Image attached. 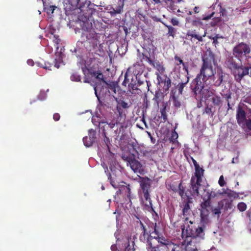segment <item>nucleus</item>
I'll return each mask as SVG.
<instances>
[{
    "label": "nucleus",
    "instance_id": "1",
    "mask_svg": "<svg viewBox=\"0 0 251 251\" xmlns=\"http://www.w3.org/2000/svg\"><path fill=\"white\" fill-rule=\"evenodd\" d=\"M190 206L188 203H186L183 208V213L184 216H187L190 213ZM185 225H187L186 230L189 233L190 236H192L194 238L197 237H200L203 238L204 233L203 229L201 227L196 228L193 226L194 221L190 220L188 217L185 218L184 221Z\"/></svg>",
    "mask_w": 251,
    "mask_h": 251
},
{
    "label": "nucleus",
    "instance_id": "2",
    "mask_svg": "<svg viewBox=\"0 0 251 251\" xmlns=\"http://www.w3.org/2000/svg\"><path fill=\"white\" fill-rule=\"evenodd\" d=\"M203 65L201 70L200 74L199 75L196 79L200 80L202 76V80L206 81L209 77L214 75L213 70L212 69V64H214V57L212 54H210L209 57H204L203 58Z\"/></svg>",
    "mask_w": 251,
    "mask_h": 251
},
{
    "label": "nucleus",
    "instance_id": "3",
    "mask_svg": "<svg viewBox=\"0 0 251 251\" xmlns=\"http://www.w3.org/2000/svg\"><path fill=\"white\" fill-rule=\"evenodd\" d=\"M195 167V176H193L191 179V193L193 196H198L199 194V188L201 181V177L203 175L204 170L200 168L196 160L193 159Z\"/></svg>",
    "mask_w": 251,
    "mask_h": 251
},
{
    "label": "nucleus",
    "instance_id": "4",
    "mask_svg": "<svg viewBox=\"0 0 251 251\" xmlns=\"http://www.w3.org/2000/svg\"><path fill=\"white\" fill-rule=\"evenodd\" d=\"M146 60L149 62L151 65H152L158 71V73H156L157 75V79L159 84L162 83H164V89L166 90L168 89L171 86V80L169 78L165 77L163 79L159 75V74H163L165 71V68L163 65L160 63L159 62L153 61L149 57L146 56Z\"/></svg>",
    "mask_w": 251,
    "mask_h": 251
},
{
    "label": "nucleus",
    "instance_id": "5",
    "mask_svg": "<svg viewBox=\"0 0 251 251\" xmlns=\"http://www.w3.org/2000/svg\"><path fill=\"white\" fill-rule=\"evenodd\" d=\"M87 38L95 52L99 56L102 55L103 46L100 41V35L92 32L89 33V35L87 36Z\"/></svg>",
    "mask_w": 251,
    "mask_h": 251
},
{
    "label": "nucleus",
    "instance_id": "6",
    "mask_svg": "<svg viewBox=\"0 0 251 251\" xmlns=\"http://www.w3.org/2000/svg\"><path fill=\"white\" fill-rule=\"evenodd\" d=\"M106 100L105 105L108 107H111L115 103H116V110L120 117H122L123 115V109L129 107L127 103L121 99L118 100L113 96L109 95Z\"/></svg>",
    "mask_w": 251,
    "mask_h": 251
},
{
    "label": "nucleus",
    "instance_id": "7",
    "mask_svg": "<svg viewBox=\"0 0 251 251\" xmlns=\"http://www.w3.org/2000/svg\"><path fill=\"white\" fill-rule=\"evenodd\" d=\"M229 68L234 76L235 79L240 82L244 76L249 75L251 67L238 66L235 63H231Z\"/></svg>",
    "mask_w": 251,
    "mask_h": 251
},
{
    "label": "nucleus",
    "instance_id": "8",
    "mask_svg": "<svg viewBox=\"0 0 251 251\" xmlns=\"http://www.w3.org/2000/svg\"><path fill=\"white\" fill-rule=\"evenodd\" d=\"M139 223L143 231L140 237V240L146 243V249L148 251H154L156 246H155V241L153 237V235L150 234V236H148L147 239H146V237L147 235L146 234V229L145 227L141 221H139Z\"/></svg>",
    "mask_w": 251,
    "mask_h": 251
},
{
    "label": "nucleus",
    "instance_id": "9",
    "mask_svg": "<svg viewBox=\"0 0 251 251\" xmlns=\"http://www.w3.org/2000/svg\"><path fill=\"white\" fill-rule=\"evenodd\" d=\"M149 233L151 235H153V237L155 241L157 240V241L160 243V245L166 246L167 247L169 248L173 246V244L170 241L166 240L163 237L159 236V230L157 227V226L155 223H151V227H150Z\"/></svg>",
    "mask_w": 251,
    "mask_h": 251
},
{
    "label": "nucleus",
    "instance_id": "10",
    "mask_svg": "<svg viewBox=\"0 0 251 251\" xmlns=\"http://www.w3.org/2000/svg\"><path fill=\"white\" fill-rule=\"evenodd\" d=\"M251 51L250 47L244 43H241L237 45L233 50L234 54L238 57L249 54Z\"/></svg>",
    "mask_w": 251,
    "mask_h": 251
},
{
    "label": "nucleus",
    "instance_id": "11",
    "mask_svg": "<svg viewBox=\"0 0 251 251\" xmlns=\"http://www.w3.org/2000/svg\"><path fill=\"white\" fill-rule=\"evenodd\" d=\"M89 136H86L83 138L84 145L86 147H91L94 143L96 138V132L93 129L88 131Z\"/></svg>",
    "mask_w": 251,
    "mask_h": 251
},
{
    "label": "nucleus",
    "instance_id": "12",
    "mask_svg": "<svg viewBox=\"0 0 251 251\" xmlns=\"http://www.w3.org/2000/svg\"><path fill=\"white\" fill-rule=\"evenodd\" d=\"M144 69V66L142 63H136L133 66L129 67L127 70L128 73H130L131 74H133L137 78V76L142 74Z\"/></svg>",
    "mask_w": 251,
    "mask_h": 251
},
{
    "label": "nucleus",
    "instance_id": "13",
    "mask_svg": "<svg viewBox=\"0 0 251 251\" xmlns=\"http://www.w3.org/2000/svg\"><path fill=\"white\" fill-rule=\"evenodd\" d=\"M129 165L131 169L134 171V173H139L142 174L144 171L141 164L137 160L135 159H131L128 161L127 165Z\"/></svg>",
    "mask_w": 251,
    "mask_h": 251
},
{
    "label": "nucleus",
    "instance_id": "14",
    "mask_svg": "<svg viewBox=\"0 0 251 251\" xmlns=\"http://www.w3.org/2000/svg\"><path fill=\"white\" fill-rule=\"evenodd\" d=\"M223 72L221 69L217 68L216 72L213 76L214 84L215 86H219L223 81Z\"/></svg>",
    "mask_w": 251,
    "mask_h": 251
},
{
    "label": "nucleus",
    "instance_id": "15",
    "mask_svg": "<svg viewBox=\"0 0 251 251\" xmlns=\"http://www.w3.org/2000/svg\"><path fill=\"white\" fill-rule=\"evenodd\" d=\"M236 119L239 125L244 124L246 120V113L240 105L237 109Z\"/></svg>",
    "mask_w": 251,
    "mask_h": 251
},
{
    "label": "nucleus",
    "instance_id": "16",
    "mask_svg": "<svg viewBox=\"0 0 251 251\" xmlns=\"http://www.w3.org/2000/svg\"><path fill=\"white\" fill-rule=\"evenodd\" d=\"M210 205V202L208 201H204L201 203V218L204 220L206 218V217L208 215L209 211L207 209Z\"/></svg>",
    "mask_w": 251,
    "mask_h": 251
},
{
    "label": "nucleus",
    "instance_id": "17",
    "mask_svg": "<svg viewBox=\"0 0 251 251\" xmlns=\"http://www.w3.org/2000/svg\"><path fill=\"white\" fill-rule=\"evenodd\" d=\"M132 81L133 76L131 75L130 73H128V70H127L125 75V79L122 83V85L125 86H126L127 85L129 87H131L134 89V85L131 83Z\"/></svg>",
    "mask_w": 251,
    "mask_h": 251
},
{
    "label": "nucleus",
    "instance_id": "18",
    "mask_svg": "<svg viewBox=\"0 0 251 251\" xmlns=\"http://www.w3.org/2000/svg\"><path fill=\"white\" fill-rule=\"evenodd\" d=\"M63 53L60 51L56 52L55 53V67L58 68L61 65L64 64L63 62Z\"/></svg>",
    "mask_w": 251,
    "mask_h": 251
},
{
    "label": "nucleus",
    "instance_id": "19",
    "mask_svg": "<svg viewBox=\"0 0 251 251\" xmlns=\"http://www.w3.org/2000/svg\"><path fill=\"white\" fill-rule=\"evenodd\" d=\"M232 201L223 200L219 202V205L225 210L231 209L233 208Z\"/></svg>",
    "mask_w": 251,
    "mask_h": 251
},
{
    "label": "nucleus",
    "instance_id": "20",
    "mask_svg": "<svg viewBox=\"0 0 251 251\" xmlns=\"http://www.w3.org/2000/svg\"><path fill=\"white\" fill-rule=\"evenodd\" d=\"M138 177L140 178L139 182L140 187L143 189V191L148 190L150 187V180L148 178L141 177L139 176Z\"/></svg>",
    "mask_w": 251,
    "mask_h": 251
},
{
    "label": "nucleus",
    "instance_id": "21",
    "mask_svg": "<svg viewBox=\"0 0 251 251\" xmlns=\"http://www.w3.org/2000/svg\"><path fill=\"white\" fill-rule=\"evenodd\" d=\"M224 193L226 194L228 197L230 198H233L234 199H240L239 194H243L242 193H237L229 189H227L226 191L224 190L223 192L220 194H223Z\"/></svg>",
    "mask_w": 251,
    "mask_h": 251
},
{
    "label": "nucleus",
    "instance_id": "22",
    "mask_svg": "<svg viewBox=\"0 0 251 251\" xmlns=\"http://www.w3.org/2000/svg\"><path fill=\"white\" fill-rule=\"evenodd\" d=\"M94 89L95 90V94L97 98H98L99 101H100V97L101 95H103V93L104 92V89H105L107 90L106 87H102V88L100 89V87L98 86H94Z\"/></svg>",
    "mask_w": 251,
    "mask_h": 251
},
{
    "label": "nucleus",
    "instance_id": "23",
    "mask_svg": "<svg viewBox=\"0 0 251 251\" xmlns=\"http://www.w3.org/2000/svg\"><path fill=\"white\" fill-rule=\"evenodd\" d=\"M143 203L144 209L145 210L149 212H152L154 211L152 206V203L151 202V200L147 201L144 200L143 202Z\"/></svg>",
    "mask_w": 251,
    "mask_h": 251
},
{
    "label": "nucleus",
    "instance_id": "24",
    "mask_svg": "<svg viewBox=\"0 0 251 251\" xmlns=\"http://www.w3.org/2000/svg\"><path fill=\"white\" fill-rule=\"evenodd\" d=\"M186 35L188 37H194V38L197 39L199 41L201 42V41H202V37H205L206 35V32H205L204 35H203V36H200V35H198L195 34L193 31H189L187 32Z\"/></svg>",
    "mask_w": 251,
    "mask_h": 251
},
{
    "label": "nucleus",
    "instance_id": "25",
    "mask_svg": "<svg viewBox=\"0 0 251 251\" xmlns=\"http://www.w3.org/2000/svg\"><path fill=\"white\" fill-rule=\"evenodd\" d=\"M50 38L51 39L52 41L56 44V49H58V47L57 45L59 43L60 41L59 38H58V36L57 35L51 34L50 36Z\"/></svg>",
    "mask_w": 251,
    "mask_h": 251
},
{
    "label": "nucleus",
    "instance_id": "26",
    "mask_svg": "<svg viewBox=\"0 0 251 251\" xmlns=\"http://www.w3.org/2000/svg\"><path fill=\"white\" fill-rule=\"evenodd\" d=\"M170 1V8L174 12H176V10H177V7L176 6V1L173 0H168Z\"/></svg>",
    "mask_w": 251,
    "mask_h": 251
},
{
    "label": "nucleus",
    "instance_id": "27",
    "mask_svg": "<svg viewBox=\"0 0 251 251\" xmlns=\"http://www.w3.org/2000/svg\"><path fill=\"white\" fill-rule=\"evenodd\" d=\"M237 208L240 211H244L247 208V205L244 202H241L238 204Z\"/></svg>",
    "mask_w": 251,
    "mask_h": 251
},
{
    "label": "nucleus",
    "instance_id": "28",
    "mask_svg": "<svg viewBox=\"0 0 251 251\" xmlns=\"http://www.w3.org/2000/svg\"><path fill=\"white\" fill-rule=\"evenodd\" d=\"M168 249L166 246L159 245L156 246L154 251H167Z\"/></svg>",
    "mask_w": 251,
    "mask_h": 251
},
{
    "label": "nucleus",
    "instance_id": "29",
    "mask_svg": "<svg viewBox=\"0 0 251 251\" xmlns=\"http://www.w3.org/2000/svg\"><path fill=\"white\" fill-rule=\"evenodd\" d=\"M164 25L166 26L167 27L168 29V34H169V35L170 36H174L175 34V28L170 26V25H167L165 24H164Z\"/></svg>",
    "mask_w": 251,
    "mask_h": 251
},
{
    "label": "nucleus",
    "instance_id": "30",
    "mask_svg": "<svg viewBox=\"0 0 251 251\" xmlns=\"http://www.w3.org/2000/svg\"><path fill=\"white\" fill-rule=\"evenodd\" d=\"M44 6V9L46 11L47 13H48V14L49 15H51V14H53L55 7H54L53 6H50L49 7L46 8L45 7V5Z\"/></svg>",
    "mask_w": 251,
    "mask_h": 251
},
{
    "label": "nucleus",
    "instance_id": "31",
    "mask_svg": "<svg viewBox=\"0 0 251 251\" xmlns=\"http://www.w3.org/2000/svg\"><path fill=\"white\" fill-rule=\"evenodd\" d=\"M71 79L73 81H79L80 80V76L76 73H74L71 76Z\"/></svg>",
    "mask_w": 251,
    "mask_h": 251
},
{
    "label": "nucleus",
    "instance_id": "32",
    "mask_svg": "<svg viewBox=\"0 0 251 251\" xmlns=\"http://www.w3.org/2000/svg\"><path fill=\"white\" fill-rule=\"evenodd\" d=\"M223 208L221 207V206H220L219 203L218 206L212 209V212L215 215H219L221 213V210Z\"/></svg>",
    "mask_w": 251,
    "mask_h": 251
},
{
    "label": "nucleus",
    "instance_id": "33",
    "mask_svg": "<svg viewBox=\"0 0 251 251\" xmlns=\"http://www.w3.org/2000/svg\"><path fill=\"white\" fill-rule=\"evenodd\" d=\"M173 104L176 107H179L181 105L180 101L178 100L177 98L175 96H173Z\"/></svg>",
    "mask_w": 251,
    "mask_h": 251
},
{
    "label": "nucleus",
    "instance_id": "34",
    "mask_svg": "<svg viewBox=\"0 0 251 251\" xmlns=\"http://www.w3.org/2000/svg\"><path fill=\"white\" fill-rule=\"evenodd\" d=\"M47 97L46 93L45 91H41L38 97V99L41 100H44Z\"/></svg>",
    "mask_w": 251,
    "mask_h": 251
},
{
    "label": "nucleus",
    "instance_id": "35",
    "mask_svg": "<svg viewBox=\"0 0 251 251\" xmlns=\"http://www.w3.org/2000/svg\"><path fill=\"white\" fill-rule=\"evenodd\" d=\"M218 183L221 187H223L226 185V181L224 180V177L223 176H220L218 181Z\"/></svg>",
    "mask_w": 251,
    "mask_h": 251
},
{
    "label": "nucleus",
    "instance_id": "36",
    "mask_svg": "<svg viewBox=\"0 0 251 251\" xmlns=\"http://www.w3.org/2000/svg\"><path fill=\"white\" fill-rule=\"evenodd\" d=\"M175 59L176 61H177L179 62V64H182V65L183 66L184 69L187 72L188 71L187 69L186 66L185 65L184 63H183L182 60L180 59V58H179V57H178L177 56H175Z\"/></svg>",
    "mask_w": 251,
    "mask_h": 251
},
{
    "label": "nucleus",
    "instance_id": "37",
    "mask_svg": "<svg viewBox=\"0 0 251 251\" xmlns=\"http://www.w3.org/2000/svg\"><path fill=\"white\" fill-rule=\"evenodd\" d=\"M213 102L216 105H218L220 102V98L217 96H214L212 98Z\"/></svg>",
    "mask_w": 251,
    "mask_h": 251
},
{
    "label": "nucleus",
    "instance_id": "38",
    "mask_svg": "<svg viewBox=\"0 0 251 251\" xmlns=\"http://www.w3.org/2000/svg\"><path fill=\"white\" fill-rule=\"evenodd\" d=\"M118 121L117 120L113 121L109 123H107L106 125L108 126H109L111 128H112L116 124H117Z\"/></svg>",
    "mask_w": 251,
    "mask_h": 251
},
{
    "label": "nucleus",
    "instance_id": "39",
    "mask_svg": "<svg viewBox=\"0 0 251 251\" xmlns=\"http://www.w3.org/2000/svg\"><path fill=\"white\" fill-rule=\"evenodd\" d=\"M178 138V134L176 131H174L172 133L171 140L175 141Z\"/></svg>",
    "mask_w": 251,
    "mask_h": 251
},
{
    "label": "nucleus",
    "instance_id": "40",
    "mask_svg": "<svg viewBox=\"0 0 251 251\" xmlns=\"http://www.w3.org/2000/svg\"><path fill=\"white\" fill-rule=\"evenodd\" d=\"M171 23L173 25H179V21L176 18H174L171 19Z\"/></svg>",
    "mask_w": 251,
    "mask_h": 251
},
{
    "label": "nucleus",
    "instance_id": "41",
    "mask_svg": "<svg viewBox=\"0 0 251 251\" xmlns=\"http://www.w3.org/2000/svg\"><path fill=\"white\" fill-rule=\"evenodd\" d=\"M143 192H144V198H145V201L151 200L150 197V195L148 192V190H146L145 191H143Z\"/></svg>",
    "mask_w": 251,
    "mask_h": 251
},
{
    "label": "nucleus",
    "instance_id": "42",
    "mask_svg": "<svg viewBox=\"0 0 251 251\" xmlns=\"http://www.w3.org/2000/svg\"><path fill=\"white\" fill-rule=\"evenodd\" d=\"M120 191H125L126 192H127V193H129V191H130V189L129 188L128 186H123L121 187V189L120 190Z\"/></svg>",
    "mask_w": 251,
    "mask_h": 251
},
{
    "label": "nucleus",
    "instance_id": "43",
    "mask_svg": "<svg viewBox=\"0 0 251 251\" xmlns=\"http://www.w3.org/2000/svg\"><path fill=\"white\" fill-rule=\"evenodd\" d=\"M160 112L161 114V117L164 120H166L167 119V115L166 114L165 109H161L160 110Z\"/></svg>",
    "mask_w": 251,
    "mask_h": 251
},
{
    "label": "nucleus",
    "instance_id": "44",
    "mask_svg": "<svg viewBox=\"0 0 251 251\" xmlns=\"http://www.w3.org/2000/svg\"><path fill=\"white\" fill-rule=\"evenodd\" d=\"M246 126L248 129L251 131V120H248L246 121Z\"/></svg>",
    "mask_w": 251,
    "mask_h": 251
},
{
    "label": "nucleus",
    "instance_id": "45",
    "mask_svg": "<svg viewBox=\"0 0 251 251\" xmlns=\"http://www.w3.org/2000/svg\"><path fill=\"white\" fill-rule=\"evenodd\" d=\"M214 14V12H212L210 15H208V16H204L203 18H202V20L203 21H207L210 19H211V18L213 16V15Z\"/></svg>",
    "mask_w": 251,
    "mask_h": 251
},
{
    "label": "nucleus",
    "instance_id": "46",
    "mask_svg": "<svg viewBox=\"0 0 251 251\" xmlns=\"http://www.w3.org/2000/svg\"><path fill=\"white\" fill-rule=\"evenodd\" d=\"M201 24V22L200 20H194L192 21V25H198Z\"/></svg>",
    "mask_w": 251,
    "mask_h": 251
},
{
    "label": "nucleus",
    "instance_id": "47",
    "mask_svg": "<svg viewBox=\"0 0 251 251\" xmlns=\"http://www.w3.org/2000/svg\"><path fill=\"white\" fill-rule=\"evenodd\" d=\"M220 21V19L219 18L215 19L213 22L210 23L211 25L212 26L215 25Z\"/></svg>",
    "mask_w": 251,
    "mask_h": 251
},
{
    "label": "nucleus",
    "instance_id": "48",
    "mask_svg": "<svg viewBox=\"0 0 251 251\" xmlns=\"http://www.w3.org/2000/svg\"><path fill=\"white\" fill-rule=\"evenodd\" d=\"M179 195L181 197H183L184 196V191L183 189H182L180 187V184H179Z\"/></svg>",
    "mask_w": 251,
    "mask_h": 251
},
{
    "label": "nucleus",
    "instance_id": "49",
    "mask_svg": "<svg viewBox=\"0 0 251 251\" xmlns=\"http://www.w3.org/2000/svg\"><path fill=\"white\" fill-rule=\"evenodd\" d=\"M53 119L55 121H58L59 120V119H60V115H59V114H58V113L54 114L53 115Z\"/></svg>",
    "mask_w": 251,
    "mask_h": 251
},
{
    "label": "nucleus",
    "instance_id": "50",
    "mask_svg": "<svg viewBox=\"0 0 251 251\" xmlns=\"http://www.w3.org/2000/svg\"><path fill=\"white\" fill-rule=\"evenodd\" d=\"M176 12L175 13L177 16H181V17H183V16L181 14V13H182L183 12H181L179 9H177V10H176Z\"/></svg>",
    "mask_w": 251,
    "mask_h": 251
},
{
    "label": "nucleus",
    "instance_id": "51",
    "mask_svg": "<svg viewBox=\"0 0 251 251\" xmlns=\"http://www.w3.org/2000/svg\"><path fill=\"white\" fill-rule=\"evenodd\" d=\"M176 12L175 13L177 16H181V17H183V16L181 14V13H182L183 12H181L179 9H177V10H176Z\"/></svg>",
    "mask_w": 251,
    "mask_h": 251
},
{
    "label": "nucleus",
    "instance_id": "52",
    "mask_svg": "<svg viewBox=\"0 0 251 251\" xmlns=\"http://www.w3.org/2000/svg\"><path fill=\"white\" fill-rule=\"evenodd\" d=\"M37 64L40 66V67H42L44 69H46V70H50V66H47V65H45V66H43L42 65H40V63H37Z\"/></svg>",
    "mask_w": 251,
    "mask_h": 251
},
{
    "label": "nucleus",
    "instance_id": "53",
    "mask_svg": "<svg viewBox=\"0 0 251 251\" xmlns=\"http://www.w3.org/2000/svg\"><path fill=\"white\" fill-rule=\"evenodd\" d=\"M103 75L101 73H99L97 75V78L99 79V80H103Z\"/></svg>",
    "mask_w": 251,
    "mask_h": 251
},
{
    "label": "nucleus",
    "instance_id": "54",
    "mask_svg": "<svg viewBox=\"0 0 251 251\" xmlns=\"http://www.w3.org/2000/svg\"><path fill=\"white\" fill-rule=\"evenodd\" d=\"M27 63L28 65L31 66H33L34 65V62L32 59H28L27 60Z\"/></svg>",
    "mask_w": 251,
    "mask_h": 251
},
{
    "label": "nucleus",
    "instance_id": "55",
    "mask_svg": "<svg viewBox=\"0 0 251 251\" xmlns=\"http://www.w3.org/2000/svg\"><path fill=\"white\" fill-rule=\"evenodd\" d=\"M122 9H123V6H119L116 9H115L116 10V12L118 13H120L122 11Z\"/></svg>",
    "mask_w": 251,
    "mask_h": 251
},
{
    "label": "nucleus",
    "instance_id": "56",
    "mask_svg": "<svg viewBox=\"0 0 251 251\" xmlns=\"http://www.w3.org/2000/svg\"><path fill=\"white\" fill-rule=\"evenodd\" d=\"M212 39L213 40V43L216 46V45H217L219 42H218V39H217V37H212Z\"/></svg>",
    "mask_w": 251,
    "mask_h": 251
},
{
    "label": "nucleus",
    "instance_id": "57",
    "mask_svg": "<svg viewBox=\"0 0 251 251\" xmlns=\"http://www.w3.org/2000/svg\"><path fill=\"white\" fill-rule=\"evenodd\" d=\"M183 89V84H181L180 85V86H179V88H178L179 93H180V94L182 93Z\"/></svg>",
    "mask_w": 251,
    "mask_h": 251
},
{
    "label": "nucleus",
    "instance_id": "58",
    "mask_svg": "<svg viewBox=\"0 0 251 251\" xmlns=\"http://www.w3.org/2000/svg\"><path fill=\"white\" fill-rule=\"evenodd\" d=\"M111 250L112 251H116L117 250L116 246L115 245H112L111 247Z\"/></svg>",
    "mask_w": 251,
    "mask_h": 251
},
{
    "label": "nucleus",
    "instance_id": "59",
    "mask_svg": "<svg viewBox=\"0 0 251 251\" xmlns=\"http://www.w3.org/2000/svg\"><path fill=\"white\" fill-rule=\"evenodd\" d=\"M200 7L198 6H195L194 8V11L195 13H198L199 12Z\"/></svg>",
    "mask_w": 251,
    "mask_h": 251
},
{
    "label": "nucleus",
    "instance_id": "60",
    "mask_svg": "<svg viewBox=\"0 0 251 251\" xmlns=\"http://www.w3.org/2000/svg\"><path fill=\"white\" fill-rule=\"evenodd\" d=\"M110 13L111 15H115L116 14H117L116 10L114 9H113L112 10L110 11Z\"/></svg>",
    "mask_w": 251,
    "mask_h": 251
},
{
    "label": "nucleus",
    "instance_id": "61",
    "mask_svg": "<svg viewBox=\"0 0 251 251\" xmlns=\"http://www.w3.org/2000/svg\"><path fill=\"white\" fill-rule=\"evenodd\" d=\"M210 111V108H209L208 107H207L206 108H205V112L206 113H209Z\"/></svg>",
    "mask_w": 251,
    "mask_h": 251
},
{
    "label": "nucleus",
    "instance_id": "62",
    "mask_svg": "<svg viewBox=\"0 0 251 251\" xmlns=\"http://www.w3.org/2000/svg\"><path fill=\"white\" fill-rule=\"evenodd\" d=\"M214 37H217V39L218 40L219 39H221V38H223L222 36H219V35H217L215 36H214Z\"/></svg>",
    "mask_w": 251,
    "mask_h": 251
},
{
    "label": "nucleus",
    "instance_id": "63",
    "mask_svg": "<svg viewBox=\"0 0 251 251\" xmlns=\"http://www.w3.org/2000/svg\"><path fill=\"white\" fill-rule=\"evenodd\" d=\"M110 183L111 184V185L114 187L115 188L116 187V185L114 183V182L112 180L110 181Z\"/></svg>",
    "mask_w": 251,
    "mask_h": 251
},
{
    "label": "nucleus",
    "instance_id": "64",
    "mask_svg": "<svg viewBox=\"0 0 251 251\" xmlns=\"http://www.w3.org/2000/svg\"><path fill=\"white\" fill-rule=\"evenodd\" d=\"M155 3H159L160 2V0H153Z\"/></svg>",
    "mask_w": 251,
    "mask_h": 251
}]
</instances>
